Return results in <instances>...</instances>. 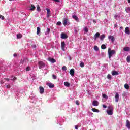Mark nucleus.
I'll list each match as a JSON object with an SVG mask.
<instances>
[{"label":"nucleus","mask_w":130,"mask_h":130,"mask_svg":"<svg viewBox=\"0 0 130 130\" xmlns=\"http://www.w3.org/2000/svg\"><path fill=\"white\" fill-rule=\"evenodd\" d=\"M39 89L40 94H43L44 93V88L42 86H40Z\"/></svg>","instance_id":"nucleus-13"},{"label":"nucleus","mask_w":130,"mask_h":130,"mask_svg":"<svg viewBox=\"0 0 130 130\" xmlns=\"http://www.w3.org/2000/svg\"><path fill=\"white\" fill-rule=\"evenodd\" d=\"M64 26H67L68 24V19H64L63 22Z\"/></svg>","instance_id":"nucleus-21"},{"label":"nucleus","mask_w":130,"mask_h":130,"mask_svg":"<svg viewBox=\"0 0 130 130\" xmlns=\"http://www.w3.org/2000/svg\"><path fill=\"white\" fill-rule=\"evenodd\" d=\"M93 23H96V20H93Z\"/></svg>","instance_id":"nucleus-53"},{"label":"nucleus","mask_w":130,"mask_h":130,"mask_svg":"<svg viewBox=\"0 0 130 130\" xmlns=\"http://www.w3.org/2000/svg\"><path fill=\"white\" fill-rule=\"evenodd\" d=\"M37 10L38 11H41V9H40V6H39V5H37Z\"/></svg>","instance_id":"nucleus-37"},{"label":"nucleus","mask_w":130,"mask_h":130,"mask_svg":"<svg viewBox=\"0 0 130 130\" xmlns=\"http://www.w3.org/2000/svg\"><path fill=\"white\" fill-rule=\"evenodd\" d=\"M94 49L96 51H98L99 50V48H98V47L97 46H95L94 47Z\"/></svg>","instance_id":"nucleus-35"},{"label":"nucleus","mask_w":130,"mask_h":130,"mask_svg":"<svg viewBox=\"0 0 130 130\" xmlns=\"http://www.w3.org/2000/svg\"><path fill=\"white\" fill-rule=\"evenodd\" d=\"M75 129H78L79 126H78V125H75Z\"/></svg>","instance_id":"nucleus-46"},{"label":"nucleus","mask_w":130,"mask_h":130,"mask_svg":"<svg viewBox=\"0 0 130 130\" xmlns=\"http://www.w3.org/2000/svg\"><path fill=\"white\" fill-rule=\"evenodd\" d=\"M103 108H107V106H106L105 105H103Z\"/></svg>","instance_id":"nucleus-47"},{"label":"nucleus","mask_w":130,"mask_h":130,"mask_svg":"<svg viewBox=\"0 0 130 130\" xmlns=\"http://www.w3.org/2000/svg\"><path fill=\"white\" fill-rule=\"evenodd\" d=\"M118 100H119V94L118 93H116L115 95V102H118Z\"/></svg>","instance_id":"nucleus-4"},{"label":"nucleus","mask_w":130,"mask_h":130,"mask_svg":"<svg viewBox=\"0 0 130 130\" xmlns=\"http://www.w3.org/2000/svg\"><path fill=\"white\" fill-rule=\"evenodd\" d=\"M127 62H130V55L127 56L126 58Z\"/></svg>","instance_id":"nucleus-36"},{"label":"nucleus","mask_w":130,"mask_h":130,"mask_svg":"<svg viewBox=\"0 0 130 130\" xmlns=\"http://www.w3.org/2000/svg\"><path fill=\"white\" fill-rule=\"evenodd\" d=\"M115 50H111V48H109L108 50V55H109V58L110 59L111 58V57H112V56L113 55V54H115Z\"/></svg>","instance_id":"nucleus-1"},{"label":"nucleus","mask_w":130,"mask_h":130,"mask_svg":"<svg viewBox=\"0 0 130 130\" xmlns=\"http://www.w3.org/2000/svg\"><path fill=\"white\" fill-rule=\"evenodd\" d=\"M120 30H123V27L121 26V27H120Z\"/></svg>","instance_id":"nucleus-51"},{"label":"nucleus","mask_w":130,"mask_h":130,"mask_svg":"<svg viewBox=\"0 0 130 130\" xmlns=\"http://www.w3.org/2000/svg\"><path fill=\"white\" fill-rule=\"evenodd\" d=\"M48 60L49 61H50V62H52V63H54V62H56V60H55V59L54 58H51L50 57H49L48 58Z\"/></svg>","instance_id":"nucleus-6"},{"label":"nucleus","mask_w":130,"mask_h":130,"mask_svg":"<svg viewBox=\"0 0 130 130\" xmlns=\"http://www.w3.org/2000/svg\"><path fill=\"white\" fill-rule=\"evenodd\" d=\"M123 50L124 51H129L130 50V48L128 47H125L123 48Z\"/></svg>","instance_id":"nucleus-25"},{"label":"nucleus","mask_w":130,"mask_h":130,"mask_svg":"<svg viewBox=\"0 0 130 130\" xmlns=\"http://www.w3.org/2000/svg\"><path fill=\"white\" fill-rule=\"evenodd\" d=\"M124 88L125 89H126V90H128L129 89V85L127 84H124Z\"/></svg>","instance_id":"nucleus-26"},{"label":"nucleus","mask_w":130,"mask_h":130,"mask_svg":"<svg viewBox=\"0 0 130 130\" xmlns=\"http://www.w3.org/2000/svg\"><path fill=\"white\" fill-rule=\"evenodd\" d=\"M99 36H100V33L96 32L94 36V40H97V38H99Z\"/></svg>","instance_id":"nucleus-8"},{"label":"nucleus","mask_w":130,"mask_h":130,"mask_svg":"<svg viewBox=\"0 0 130 130\" xmlns=\"http://www.w3.org/2000/svg\"><path fill=\"white\" fill-rule=\"evenodd\" d=\"M32 47H34V48H36V45H33Z\"/></svg>","instance_id":"nucleus-50"},{"label":"nucleus","mask_w":130,"mask_h":130,"mask_svg":"<svg viewBox=\"0 0 130 130\" xmlns=\"http://www.w3.org/2000/svg\"><path fill=\"white\" fill-rule=\"evenodd\" d=\"M102 49H106V46L105 44H103L101 46Z\"/></svg>","instance_id":"nucleus-33"},{"label":"nucleus","mask_w":130,"mask_h":130,"mask_svg":"<svg viewBox=\"0 0 130 130\" xmlns=\"http://www.w3.org/2000/svg\"><path fill=\"white\" fill-rule=\"evenodd\" d=\"M103 98L105 99H108V96L106 95V94L104 93L102 94Z\"/></svg>","instance_id":"nucleus-27"},{"label":"nucleus","mask_w":130,"mask_h":130,"mask_svg":"<svg viewBox=\"0 0 130 130\" xmlns=\"http://www.w3.org/2000/svg\"><path fill=\"white\" fill-rule=\"evenodd\" d=\"M107 78L108 79V80H111V75H110V74H108V75H107Z\"/></svg>","instance_id":"nucleus-38"},{"label":"nucleus","mask_w":130,"mask_h":130,"mask_svg":"<svg viewBox=\"0 0 130 130\" xmlns=\"http://www.w3.org/2000/svg\"><path fill=\"white\" fill-rule=\"evenodd\" d=\"M85 66V63H84V62H82L80 63V67H81V68H84Z\"/></svg>","instance_id":"nucleus-31"},{"label":"nucleus","mask_w":130,"mask_h":130,"mask_svg":"<svg viewBox=\"0 0 130 130\" xmlns=\"http://www.w3.org/2000/svg\"><path fill=\"white\" fill-rule=\"evenodd\" d=\"M41 32V29L40 28V27L37 28V35H39V34Z\"/></svg>","instance_id":"nucleus-22"},{"label":"nucleus","mask_w":130,"mask_h":130,"mask_svg":"<svg viewBox=\"0 0 130 130\" xmlns=\"http://www.w3.org/2000/svg\"><path fill=\"white\" fill-rule=\"evenodd\" d=\"M12 78H13V79H12L13 81H16V80H17V77H13L12 76Z\"/></svg>","instance_id":"nucleus-43"},{"label":"nucleus","mask_w":130,"mask_h":130,"mask_svg":"<svg viewBox=\"0 0 130 130\" xmlns=\"http://www.w3.org/2000/svg\"><path fill=\"white\" fill-rule=\"evenodd\" d=\"M0 19H2V20H5V17L2 15H0Z\"/></svg>","instance_id":"nucleus-41"},{"label":"nucleus","mask_w":130,"mask_h":130,"mask_svg":"<svg viewBox=\"0 0 130 130\" xmlns=\"http://www.w3.org/2000/svg\"><path fill=\"white\" fill-rule=\"evenodd\" d=\"M92 111H93V112H100V111L96 108H92L91 109Z\"/></svg>","instance_id":"nucleus-20"},{"label":"nucleus","mask_w":130,"mask_h":130,"mask_svg":"<svg viewBox=\"0 0 130 130\" xmlns=\"http://www.w3.org/2000/svg\"><path fill=\"white\" fill-rule=\"evenodd\" d=\"M115 27H116V25H115Z\"/></svg>","instance_id":"nucleus-55"},{"label":"nucleus","mask_w":130,"mask_h":130,"mask_svg":"<svg viewBox=\"0 0 130 130\" xmlns=\"http://www.w3.org/2000/svg\"><path fill=\"white\" fill-rule=\"evenodd\" d=\"M50 32V28H47V32L45 33V35H48V34H49Z\"/></svg>","instance_id":"nucleus-29"},{"label":"nucleus","mask_w":130,"mask_h":130,"mask_svg":"<svg viewBox=\"0 0 130 130\" xmlns=\"http://www.w3.org/2000/svg\"><path fill=\"white\" fill-rule=\"evenodd\" d=\"M125 33H126V34H128V35H129L130 31H129V28L128 27H126L125 28Z\"/></svg>","instance_id":"nucleus-11"},{"label":"nucleus","mask_w":130,"mask_h":130,"mask_svg":"<svg viewBox=\"0 0 130 130\" xmlns=\"http://www.w3.org/2000/svg\"><path fill=\"white\" fill-rule=\"evenodd\" d=\"M112 76H118V75H119V73L118 72L113 70L112 71Z\"/></svg>","instance_id":"nucleus-12"},{"label":"nucleus","mask_w":130,"mask_h":130,"mask_svg":"<svg viewBox=\"0 0 130 130\" xmlns=\"http://www.w3.org/2000/svg\"><path fill=\"white\" fill-rule=\"evenodd\" d=\"M83 30L84 31H85V32H86V33H88V27H84Z\"/></svg>","instance_id":"nucleus-34"},{"label":"nucleus","mask_w":130,"mask_h":130,"mask_svg":"<svg viewBox=\"0 0 130 130\" xmlns=\"http://www.w3.org/2000/svg\"><path fill=\"white\" fill-rule=\"evenodd\" d=\"M57 25H58V26H60V25H61V22H60V21L57 22Z\"/></svg>","instance_id":"nucleus-44"},{"label":"nucleus","mask_w":130,"mask_h":130,"mask_svg":"<svg viewBox=\"0 0 130 130\" xmlns=\"http://www.w3.org/2000/svg\"><path fill=\"white\" fill-rule=\"evenodd\" d=\"M46 85L49 87L51 89L54 88V85L52 83H47Z\"/></svg>","instance_id":"nucleus-10"},{"label":"nucleus","mask_w":130,"mask_h":130,"mask_svg":"<svg viewBox=\"0 0 130 130\" xmlns=\"http://www.w3.org/2000/svg\"><path fill=\"white\" fill-rule=\"evenodd\" d=\"M72 18L75 20L76 22H79V18L76 15H73Z\"/></svg>","instance_id":"nucleus-18"},{"label":"nucleus","mask_w":130,"mask_h":130,"mask_svg":"<svg viewBox=\"0 0 130 130\" xmlns=\"http://www.w3.org/2000/svg\"><path fill=\"white\" fill-rule=\"evenodd\" d=\"M9 1H13V0H9Z\"/></svg>","instance_id":"nucleus-56"},{"label":"nucleus","mask_w":130,"mask_h":130,"mask_svg":"<svg viewBox=\"0 0 130 130\" xmlns=\"http://www.w3.org/2000/svg\"><path fill=\"white\" fill-rule=\"evenodd\" d=\"M126 126L128 128V129H130V122L129 120H127L126 122Z\"/></svg>","instance_id":"nucleus-15"},{"label":"nucleus","mask_w":130,"mask_h":130,"mask_svg":"<svg viewBox=\"0 0 130 130\" xmlns=\"http://www.w3.org/2000/svg\"><path fill=\"white\" fill-rule=\"evenodd\" d=\"M6 81H10L9 78H5Z\"/></svg>","instance_id":"nucleus-52"},{"label":"nucleus","mask_w":130,"mask_h":130,"mask_svg":"<svg viewBox=\"0 0 130 130\" xmlns=\"http://www.w3.org/2000/svg\"><path fill=\"white\" fill-rule=\"evenodd\" d=\"M65 46H66V43H64V42H62L61 44V49H62V50L63 51H64Z\"/></svg>","instance_id":"nucleus-16"},{"label":"nucleus","mask_w":130,"mask_h":130,"mask_svg":"<svg viewBox=\"0 0 130 130\" xmlns=\"http://www.w3.org/2000/svg\"><path fill=\"white\" fill-rule=\"evenodd\" d=\"M17 37L18 38V39H20V38H22V34H18L17 35Z\"/></svg>","instance_id":"nucleus-30"},{"label":"nucleus","mask_w":130,"mask_h":130,"mask_svg":"<svg viewBox=\"0 0 130 130\" xmlns=\"http://www.w3.org/2000/svg\"><path fill=\"white\" fill-rule=\"evenodd\" d=\"M62 71H67V67L66 66H63L62 68Z\"/></svg>","instance_id":"nucleus-40"},{"label":"nucleus","mask_w":130,"mask_h":130,"mask_svg":"<svg viewBox=\"0 0 130 130\" xmlns=\"http://www.w3.org/2000/svg\"><path fill=\"white\" fill-rule=\"evenodd\" d=\"M71 76H74L75 75V69H72L70 70V72H69Z\"/></svg>","instance_id":"nucleus-9"},{"label":"nucleus","mask_w":130,"mask_h":130,"mask_svg":"<svg viewBox=\"0 0 130 130\" xmlns=\"http://www.w3.org/2000/svg\"><path fill=\"white\" fill-rule=\"evenodd\" d=\"M13 56H14V57H16V56H18V54H17V53H14V55H13Z\"/></svg>","instance_id":"nucleus-48"},{"label":"nucleus","mask_w":130,"mask_h":130,"mask_svg":"<svg viewBox=\"0 0 130 130\" xmlns=\"http://www.w3.org/2000/svg\"><path fill=\"white\" fill-rule=\"evenodd\" d=\"M52 77H53L54 80H56V79L57 78V77L54 74L52 75Z\"/></svg>","instance_id":"nucleus-39"},{"label":"nucleus","mask_w":130,"mask_h":130,"mask_svg":"<svg viewBox=\"0 0 130 130\" xmlns=\"http://www.w3.org/2000/svg\"><path fill=\"white\" fill-rule=\"evenodd\" d=\"M38 64H39V68L40 69H42V68H44L45 67V64L42 61H39L38 62Z\"/></svg>","instance_id":"nucleus-3"},{"label":"nucleus","mask_w":130,"mask_h":130,"mask_svg":"<svg viewBox=\"0 0 130 130\" xmlns=\"http://www.w3.org/2000/svg\"><path fill=\"white\" fill-rule=\"evenodd\" d=\"M74 33H75V34H78V32H79V29H78L75 28L74 29Z\"/></svg>","instance_id":"nucleus-32"},{"label":"nucleus","mask_w":130,"mask_h":130,"mask_svg":"<svg viewBox=\"0 0 130 130\" xmlns=\"http://www.w3.org/2000/svg\"><path fill=\"white\" fill-rule=\"evenodd\" d=\"M35 9H36V7L34 5L32 4L31 6V8H30V11H35Z\"/></svg>","instance_id":"nucleus-19"},{"label":"nucleus","mask_w":130,"mask_h":130,"mask_svg":"<svg viewBox=\"0 0 130 130\" xmlns=\"http://www.w3.org/2000/svg\"><path fill=\"white\" fill-rule=\"evenodd\" d=\"M128 3L130 4V0H128Z\"/></svg>","instance_id":"nucleus-54"},{"label":"nucleus","mask_w":130,"mask_h":130,"mask_svg":"<svg viewBox=\"0 0 130 130\" xmlns=\"http://www.w3.org/2000/svg\"><path fill=\"white\" fill-rule=\"evenodd\" d=\"M108 39H111L112 42H114L115 40V38L113 37V36H111V35L108 37Z\"/></svg>","instance_id":"nucleus-14"},{"label":"nucleus","mask_w":130,"mask_h":130,"mask_svg":"<svg viewBox=\"0 0 130 130\" xmlns=\"http://www.w3.org/2000/svg\"><path fill=\"white\" fill-rule=\"evenodd\" d=\"M125 11L126 13H130V7H126L125 8Z\"/></svg>","instance_id":"nucleus-28"},{"label":"nucleus","mask_w":130,"mask_h":130,"mask_svg":"<svg viewBox=\"0 0 130 130\" xmlns=\"http://www.w3.org/2000/svg\"><path fill=\"white\" fill-rule=\"evenodd\" d=\"M6 87H7V88H8V89H10V88H11V85H7Z\"/></svg>","instance_id":"nucleus-49"},{"label":"nucleus","mask_w":130,"mask_h":130,"mask_svg":"<svg viewBox=\"0 0 130 130\" xmlns=\"http://www.w3.org/2000/svg\"><path fill=\"white\" fill-rule=\"evenodd\" d=\"M46 11H47V18H49L51 16V14H50V9L46 8Z\"/></svg>","instance_id":"nucleus-5"},{"label":"nucleus","mask_w":130,"mask_h":130,"mask_svg":"<svg viewBox=\"0 0 130 130\" xmlns=\"http://www.w3.org/2000/svg\"><path fill=\"white\" fill-rule=\"evenodd\" d=\"M99 104V103H98L97 101H94L92 103V105H93V106H98Z\"/></svg>","instance_id":"nucleus-17"},{"label":"nucleus","mask_w":130,"mask_h":130,"mask_svg":"<svg viewBox=\"0 0 130 130\" xmlns=\"http://www.w3.org/2000/svg\"><path fill=\"white\" fill-rule=\"evenodd\" d=\"M76 105H80V103L79 102V100L76 101Z\"/></svg>","instance_id":"nucleus-42"},{"label":"nucleus","mask_w":130,"mask_h":130,"mask_svg":"<svg viewBox=\"0 0 130 130\" xmlns=\"http://www.w3.org/2000/svg\"><path fill=\"white\" fill-rule=\"evenodd\" d=\"M64 86H66V87H70V86H71V84H70V83L68 82H64Z\"/></svg>","instance_id":"nucleus-24"},{"label":"nucleus","mask_w":130,"mask_h":130,"mask_svg":"<svg viewBox=\"0 0 130 130\" xmlns=\"http://www.w3.org/2000/svg\"><path fill=\"white\" fill-rule=\"evenodd\" d=\"M61 38H62V39H67V38H68V36L64 33H61Z\"/></svg>","instance_id":"nucleus-7"},{"label":"nucleus","mask_w":130,"mask_h":130,"mask_svg":"<svg viewBox=\"0 0 130 130\" xmlns=\"http://www.w3.org/2000/svg\"><path fill=\"white\" fill-rule=\"evenodd\" d=\"M26 71H27V72H28V71H30V67H27L26 68Z\"/></svg>","instance_id":"nucleus-45"},{"label":"nucleus","mask_w":130,"mask_h":130,"mask_svg":"<svg viewBox=\"0 0 130 130\" xmlns=\"http://www.w3.org/2000/svg\"><path fill=\"white\" fill-rule=\"evenodd\" d=\"M108 108L110 110H107V113L108 115H112V114H113V109H112V107H111V106H109Z\"/></svg>","instance_id":"nucleus-2"},{"label":"nucleus","mask_w":130,"mask_h":130,"mask_svg":"<svg viewBox=\"0 0 130 130\" xmlns=\"http://www.w3.org/2000/svg\"><path fill=\"white\" fill-rule=\"evenodd\" d=\"M104 38H105V35H104V34L101 35L100 36V40H101L102 41H103Z\"/></svg>","instance_id":"nucleus-23"}]
</instances>
